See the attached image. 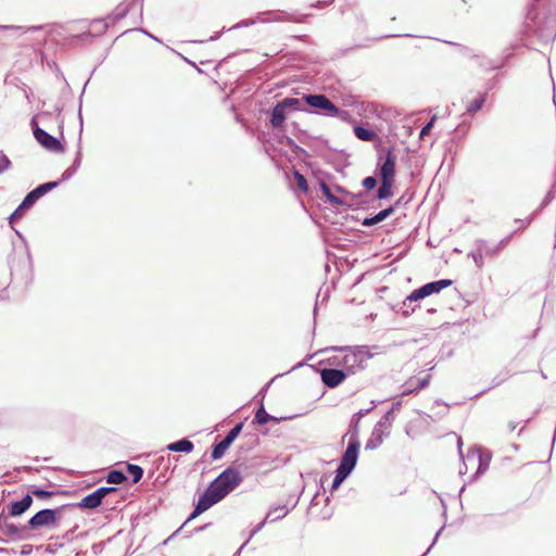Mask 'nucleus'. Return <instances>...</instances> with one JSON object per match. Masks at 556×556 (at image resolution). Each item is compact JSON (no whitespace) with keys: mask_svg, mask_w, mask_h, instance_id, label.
<instances>
[{"mask_svg":"<svg viewBox=\"0 0 556 556\" xmlns=\"http://www.w3.org/2000/svg\"><path fill=\"white\" fill-rule=\"evenodd\" d=\"M242 482L240 471L233 467L225 469L217 478H215L200 496L190 519H193L206 511L214 504L222 501L230 492H232Z\"/></svg>","mask_w":556,"mask_h":556,"instance_id":"1","label":"nucleus"},{"mask_svg":"<svg viewBox=\"0 0 556 556\" xmlns=\"http://www.w3.org/2000/svg\"><path fill=\"white\" fill-rule=\"evenodd\" d=\"M359 451V443L355 439L349 441L348 447L341 457L339 468L336 471V477L332 481L331 489L337 490L346 477L354 469Z\"/></svg>","mask_w":556,"mask_h":556,"instance_id":"2","label":"nucleus"},{"mask_svg":"<svg viewBox=\"0 0 556 556\" xmlns=\"http://www.w3.org/2000/svg\"><path fill=\"white\" fill-rule=\"evenodd\" d=\"M457 443L460 455V463L458 466L459 475H469L470 477H475L483 468L482 456L480 451L476 448H470L468 450L467 454L464 455L462 451V440L458 439Z\"/></svg>","mask_w":556,"mask_h":556,"instance_id":"3","label":"nucleus"},{"mask_svg":"<svg viewBox=\"0 0 556 556\" xmlns=\"http://www.w3.org/2000/svg\"><path fill=\"white\" fill-rule=\"evenodd\" d=\"M63 507L55 509H42L36 513L28 521V528L30 530H38L43 527H55Z\"/></svg>","mask_w":556,"mask_h":556,"instance_id":"4","label":"nucleus"},{"mask_svg":"<svg viewBox=\"0 0 556 556\" xmlns=\"http://www.w3.org/2000/svg\"><path fill=\"white\" fill-rule=\"evenodd\" d=\"M451 285H452V280H450V279H442V280L426 283L422 287L414 290L407 296V300L409 302H416V301L422 300L433 293H439L441 290L450 287Z\"/></svg>","mask_w":556,"mask_h":556,"instance_id":"5","label":"nucleus"},{"mask_svg":"<svg viewBox=\"0 0 556 556\" xmlns=\"http://www.w3.org/2000/svg\"><path fill=\"white\" fill-rule=\"evenodd\" d=\"M312 108L324 111L330 116H337L340 110L324 94H307L302 98Z\"/></svg>","mask_w":556,"mask_h":556,"instance_id":"6","label":"nucleus"},{"mask_svg":"<svg viewBox=\"0 0 556 556\" xmlns=\"http://www.w3.org/2000/svg\"><path fill=\"white\" fill-rule=\"evenodd\" d=\"M34 136L36 140L46 149L53 151V152H63V146L62 143L54 138L53 136L49 135L43 129L37 127L34 130Z\"/></svg>","mask_w":556,"mask_h":556,"instance_id":"7","label":"nucleus"},{"mask_svg":"<svg viewBox=\"0 0 556 556\" xmlns=\"http://www.w3.org/2000/svg\"><path fill=\"white\" fill-rule=\"evenodd\" d=\"M58 186L56 181L46 182L31 190L23 200V207H31L42 195Z\"/></svg>","mask_w":556,"mask_h":556,"instance_id":"8","label":"nucleus"},{"mask_svg":"<svg viewBox=\"0 0 556 556\" xmlns=\"http://www.w3.org/2000/svg\"><path fill=\"white\" fill-rule=\"evenodd\" d=\"M58 186L56 181L46 182L31 190L23 200V207H31L42 195Z\"/></svg>","mask_w":556,"mask_h":556,"instance_id":"9","label":"nucleus"},{"mask_svg":"<svg viewBox=\"0 0 556 556\" xmlns=\"http://www.w3.org/2000/svg\"><path fill=\"white\" fill-rule=\"evenodd\" d=\"M321 381L329 388H336L341 384L346 374L341 369L325 368L320 371Z\"/></svg>","mask_w":556,"mask_h":556,"instance_id":"10","label":"nucleus"},{"mask_svg":"<svg viewBox=\"0 0 556 556\" xmlns=\"http://www.w3.org/2000/svg\"><path fill=\"white\" fill-rule=\"evenodd\" d=\"M396 157L392 151H388L386 161L380 168L381 180L394 182Z\"/></svg>","mask_w":556,"mask_h":556,"instance_id":"11","label":"nucleus"},{"mask_svg":"<svg viewBox=\"0 0 556 556\" xmlns=\"http://www.w3.org/2000/svg\"><path fill=\"white\" fill-rule=\"evenodd\" d=\"M429 375H426L425 377H412L405 382L402 395H408L418 390H421L426 388L429 384Z\"/></svg>","mask_w":556,"mask_h":556,"instance_id":"12","label":"nucleus"},{"mask_svg":"<svg viewBox=\"0 0 556 556\" xmlns=\"http://www.w3.org/2000/svg\"><path fill=\"white\" fill-rule=\"evenodd\" d=\"M500 248H490L485 242H481L478 249L472 252V257L478 267L483 266V255L493 256L498 252Z\"/></svg>","mask_w":556,"mask_h":556,"instance_id":"13","label":"nucleus"},{"mask_svg":"<svg viewBox=\"0 0 556 556\" xmlns=\"http://www.w3.org/2000/svg\"><path fill=\"white\" fill-rule=\"evenodd\" d=\"M31 504L33 497L30 494H27L21 501L11 503L9 513L11 516H21L31 506Z\"/></svg>","mask_w":556,"mask_h":556,"instance_id":"14","label":"nucleus"},{"mask_svg":"<svg viewBox=\"0 0 556 556\" xmlns=\"http://www.w3.org/2000/svg\"><path fill=\"white\" fill-rule=\"evenodd\" d=\"M286 111L287 109L281 104V102H278L271 113L270 124L274 128H281L285 125L286 122Z\"/></svg>","mask_w":556,"mask_h":556,"instance_id":"15","label":"nucleus"},{"mask_svg":"<svg viewBox=\"0 0 556 556\" xmlns=\"http://www.w3.org/2000/svg\"><path fill=\"white\" fill-rule=\"evenodd\" d=\"M101 493H102V491L96 490L91 494H88L87 496H85L81 500V502L79 503V506L83 508H88V509L97 508L98 506H100V504L102 503V500H103L101 497Z\"/></svg>","mask_w":556,"mask_h":556,"instance_id":"16","label":"nucleus"},{"mask_svg":"<svg viewBox=\"0 0 556 556\" xmlns=\"http://www.w3.org/2000/svg\"><path fill=\"white\" fill-rule=\"evenodd\" d=\"M167 448L173 452L190 453L193 450V443L188 439H182L177 442L170 443Z\"/></svg>","mask_w":556,"mask_h":556,"instance_id":"17","label":"nucleus"},{"mask_svg":"<svg viewBox=\"0 0 556 556\" xmlns=\"http://www.w3.org/2000/svg\"><path fill=\"white\" fill-rule=\"evenodd\" d=\"M393 212H394V210L392 206L384 208V210L380 211L378 214H376L374 217L366 218L363 222V225L364 226L376 225V224L382 222L383 219H386L387 217H389Z\"/></svg>","mask_w":556,"mask_h":556,"instance_id":"18","label":"nucleus"},{"mask_svg":"<svg viewBox=\"0 0 556 556\" xmlns=\"http://www.w3.org/2000/svg\"><path fill=\"white\" fill-rule=\"evenodd\" d=\"M355 136L364 141H372L376 137V134L369 129H366L362 126L354 127Z\"/></svg>","mask_w":556,"mask_h":556,"instance_id":"19","label":"nucleus"},{"mask_svg":"<svg viewBox=\"0 0 556 556\" xmlns=\"http://www.w3.org/2000/svg\"><path fill=\"white\" fill-rule=\"evenodd\" d=\"M392 186H393L392 181L382 180V182L378 189L377 197L379 199L390 198L392 195Z\"/></svg>","mask_w":556,"mask_h":556,"instance_id":"20","label":"nucleus"},{"mask_svg":"<svg viewBox=\"0 0 556 556\" xmlns=\"http://www.w3.org/2000/svg\"><path fill=\"white\" fill-rule=\"evenodd\" d=\"M230 446L228 443V440H222L219 443H217L212 451V458L213 459H219L226 452V450Z\"/></svg>","mask_w":556,"mask_h":556,"instance_id":"21","label":"nucleus"},{"mask_svg":"<svg viewBox=\"0 0 556 556\" xmlns=\"http://www.w3.org/2000/svg\"><path fill=\"white\" fill-rule=\"evenodd\" d=\"M254 420H255V422H257L260 425H265V424H267L270 420L277 421L278 419L273 417V416H270L268 413H266L264 407L261 406V408L257 409V412L255 413Z\"/></svg>","mask_w":556,"mask_h":556,"instance_id":"22","label":"nucleus"},{"mask_svg":"<svg viewBox=\"0 0 556 556\" xmlns=\"http://www.w3.org/2000/svg\"><path fill=\"white\" fill-rule=\"evenodd\" d=\"M126 480V476L118 470H112L106 477V482L111 484H121Z\"/></svg>","mask_w":556,"mask_h":556,"instance_id":"23","label":"nucleus"},{"mask_svg":"<svg viewBox=\"0 0 556 556\" xmlns=\"http://www.w3.org/2000/svg\"><path fill=\"white\" fill-rule=\"evenodd\" d=\"M127 471L132 477V482L134 483L139 482L141 480L142 476H143V470L138 465L129 464L127 466Z\"/></svg>","mask_w":556,"mask_h":556,"instance_id":"24","label":"nucleus"},{"mask_svg":"<svg viewBox=\"0 0 556 556\" xmlns=\"http://www.w3.org/2000/svg\"><path fill=\"white\" fill-rule=\"evenodd\" d=\"M294 179L296 181V186L298 188L303 191L304 193H306L308 191V184H307V180L306 178L301 174L299 173L298 170L294 172Z\"/></svg>","mask_w":556,"mask_h":556,"instance_id":"25","label":"nucleus"},{"mask_svg":"<svg viewBox=\"0 0 556 556\" xmlns=\"http://www.w3.org/2000/svg\"><path fill=\"white\" fill-rule=\"evenodd\" d=\"M280 102L286 109L300 110L301 100L298 98H286Z\"/></svg>","mask_w":556,"mask_h":556,"instance_id":"26","label":"nucleus"},{"mask_svg":"<svg viewBox=\"0 0 556 556\" xmlns=\"http://www.w3.org/2000/svg\"><path fill=\"white\" fill-rule=\"evenodd\" d=\"M242 427H243L242 424H238L237 426H235L228 432V434L225 437V440H228V443L231 444L237 439V437L240 434Z\"/></svg>","mask_w":556,"mask_h":556,"instance_id":"27","label":"nucleus"},{"mask_svg":"<svg viewBox=\"0 0 556 556\" xmlns=\"http://www.w3.org/2000/svg\"><path fill=\"white\" fill-rule=\"evenodd\" d=\"M30 495H34L39 500H49L54 495V493L41 489H33Z\"/></svg>","mask_w":556,"mask_h":556,"instance_id":"28","label":"nucleus"},{"mask_svg":"<svg viewBox=\"0 0 556 556\" xmlns=\"http://www.w3.org/2000/svg\"><path fill=\"white\" fill-rule=\"evenodd\" d=\"M320 190L323 194L331 202L339 203L338 199L331 193L329 186L326 182L320 184Z\"/></svg>","mask_w":556,"mask_h":556,"instance_id":"29","label":"nucleus"},{"mask_svg":"<svg viewBox=\"0 0 556 556\" xmlns=\"http://www.w3.org/2000/svg\"><path fill=\"white\" fill-rule=\"evenodd\" d=\"M483 101H484V99L482 97L473 99L470 102V104L468 105L467 111L469 113H475V112L479 111L483 104Z\"/></svg>","mask_w":556,"mask_h":556,"instance_id":"30","label":"nucleus"},{"mask_svg":"<svg viewBox=\"0 0 556 556\" xmlns=\"http://www.w3.org/2000/svg\"><path fill=\"white\" fill-rule=\"evenodd\" d=\"M27 208L23 207V204L21 203L17 206V208L11 214L10 223L12 224L13 222L18 220L20 218H22Z\"/></svg>","mask_w":556,"mask_h":556,"instance_id":"31","label":"nucleus"},{"mask_svg":"<svg viewBox=\"0 0 556 556\" xmlns=\"http://www.w3.org/2000/svg\"><path fill=\"white\" fill-rule=\"evenodd\" d=\"M11 166V161L5 154L0 155V173L7 170Z\"/></svg>","mask_w":556,"mask_h":556,"instance_id":"32","label":"nucleus"},{"mask_svg":"<svg viewBox=\"0 0 556 556\" xmlns=\"http://www.w3.org/2000/svg\"><path fill=\"white\" fill-rule=\"evenodd\" d=\"M377 185V180L376 178L374 177H366L364 180H363V186L364 188H366L367 190H371L376 187Z\"/></svg>","mask_w":556,"mask_h":556,"instance_id":"33","label":"nucleus"},{"mask_svg":"<svg viewBox=\"0 0 556 556\" xmlns=\"http://www.w3.org/2000/svg\"><path fill=\"white\" fill-rule=\"evenodd\" d=\"M129 7H130L129 3L117 7L116 18L124 17L126 15L127 11L129 10Z\"/></svg>","mask_w":556,"mask_h":556,"instance_id":"34","label":"nucleus"},{"mask_svg":"<svg viewBox=\"0 0 556 556\" xmlns=\"http://www.w3.org/2000/svg\"><path fill=\"white\" fill-rule=\"evenodd\" d=\"M97 490L98 491H102V493H101V497L102 498H104L109 493L116 491V489L113 488V486H102V488H99Z\"/></svg>","mask_w":556,"mask_h":556,"instance_id":"35","label":"nucleus"},{"mask_svg":"<svg viewBox=\"0 0 556 556\" xmlns=\"http://www.w3.org/2000/svg\"><path fill=\"white\" fill-rule=\"evenodd\" d=\"M434 118H432L420 131V137H425L429 134L432 125H433Z\"/></svg>","mask_w":556,"mask_h":556,"instance_id":"36","label":"nucleus"},{"mask_svg":"<svg viewBox=\"0 0 556 556\" xmlns=\"http://www.w3.org/2000/svg\"><path fill=\"white\" fill-rule=\"evenodd\" d=\"M516 223L518 224L516 230H520V229L527 228L528 225L530 224V220L529 219H518V220H516Z\"/></svg>","mask_w":556,"mask_h":556,"instance_id":"37","label":"nucleus"}]
</instances>
